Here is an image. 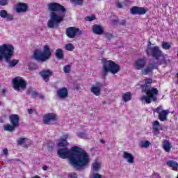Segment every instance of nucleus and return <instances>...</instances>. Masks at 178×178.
<instances>
[{"mask_svg": "<svg viewBox=\"0 0 178 178\" xmlns=\"http://www.w3.org/2000/svg\"><path fill=\"white\" fill-rule=\"evenodd\" d=\"M63 139H61L60 141L58 143V147H67L69 143L67 142V135H63Z\"/></svg>", "mask_w": 178, "mask_h": 178, "instance_id": "nucleus-25", "label": "nucleus"}, {"mask_svg": "<svg viewBox=\"0 0 178 178\" xmlns=\"http://www.w3.org/2000/svg\"><path fill=\"white\" fill-rule=\"evenodd\" d=\"M65 48L67 51H74V46L72 43H68L65 44Z\"/></svg>", "mask_w": 178, "mask_h": 178, "instance_id": "nucleus-34", "label": "nucleus"}, {"mask_svg": "<svg viewBox=\"0 0 178 178\" xmlns=\"http://www.w3.org/2000/svg\"><path fill=\"white\" fill-rule=\"evenodd\" d=\"M154 69H158V67L152 63H149V66L142 70L143 76H147L149 73H152Z\"/></svg>", "mask_w": 178, "mask_h": 178, "instance_id": "nucleus-19", "label": "nucleus"}, {"mask_svg": "<svg viewBox=\"0 0 178 178\" xmlns=\"http://www.w3.org/2000/svg\"><path fill=\"white\" fill-rule=\"evenodd\" d=\"M152 43L151 41H149V44L147 45V48L146 50V53L147 56H152V58H154L157 61L156 65L158 66H161V65H168L170 62V59H166L165 56L163 55V52L159 46H154L151 47Z\"/></svg>", "mask_w": 178, "mask_h": 178, "instance_id": "nucleus-5", "label": "nucleus"}, {"mask_svg": "<svg viewBox=\"0 0 178 178\" xmlns=\"http://www.w3.org/2000/svg\"><path fill=\"white\" fill-rule=\"evenodd\" d=\"M166 165L170 168H172V170L176 171L178 169V163L175 161H173V160L168 161L166 163Z\"/></svg>", "mask_w": 178, "mask_h": 178, "instance_id": "nucleus-24", "label": "nucleus"}, {"mask_svg": "<svg viewBox=\"0 0 178 178\" xmlns=\"http://www.w3.org/2000/svg\"><path fill=\"white\" fill-rule=\"evenodd\" d=\"M29 9V5L26 3H18L16 7L17 13H26Z\"/></svg>", "mask_w": 178, "mask_h": 178, "instance_id": "nucleus-18", "label": "nucleus"}, {"mask_svg": "<svg viewBox=\"0 0 178 178\" xmlns=\"http://www.w3.org/2000/svg\"><path fill=\"white\" fill-rule=\"evenodd\" d=\"M9 121L10 124H6L3 126L4 131L13 133L20 126V117L17 114H12L9 116Z\"/></svg>", "mask_w": 178, "mask_h": 178, "instance_id": "nucleus-8", "label": "nucleus"}, {"mask_svg": "<svg viewBox=\"0 0 178 178\" xmlns=\"http://www.w3.org/2000/svg\"><path fill=\"white\" fill-rule=\"evenodd\" d=\"M33 111L32 108H29V109H28V113H29V115H33Z\"/></svg>", "mask_w": 178, "mask_h": 178, "instance_id": "nucleus-47", "label": "nucleus"}, {"mask_svg": "<svg viewBox=\"0 0 178 178\" xmlns=\"http://www.w3.org/2000/svg\"><path fill=\"white\" fill-rule=\"evenodd\" d=\"M92 30L94 34H97V35H102L104 34V28L99 24H94L92 26Z\"/></svg>", "mask_w": 178, "mask_h": 178, "instance_id": "nucleus-20", "label": "nucleus"}, {"mask_svg": "<svg viewBox=\"0 0 178 178\" xmlns=\"http://www.w3.org/2000/svg\"><path fill=\"white\" fill-rule=\"evenodd\" d=\"M38 97H39V99H44L45 98L44 95L40 94H38Z\"/></svg>", "mask_w": 178, "mask_h": 178, "instance_id": "nucleus-49", "label": "nucleus"}, {"mask_svg": "<svg viewBox=\"0 0 178 178\" xmlns=\"http://www.w3.org/2000/svg\"><path fill=\"white\" fill-rule=\"evenodd\" d=\"M104 85L101 82H96L95 86H92L90 88V91L96 97H99L101 95V90H102Z\"/></svg>", "mask_w": 178, "mask_h": 178, "instance_id": "nucleus-13", "label": "nucleus"}, {"mask_svg": "<svg viewBox=\"0 0 178 178\" xmlns=\"http://www.w3.org/2000/svg\"><path fill=\"white\" fill-rule=\"evenodd\" d=\"M56 58L59 60L65 58V54H63V50H62V49H57L56 50Z\"/></svg>", "mask_w": 178, "mask_h": 178, "instance_id": "nucleus-27", "label": "nucleus"}, {"mask_svg": "<svg viewBox=\"0 0 178 178\" xmlns=\"http://www.w3.org/2000/svg\"><path fill=\"white\" fill-rule=\"evenodd\" d=\"M13 160H8V162H13Z\"/></svg>", "mask_w": 178, "mask_h": 178, "instance_id": "nucleus-59", "label": "nucleus"}, {"mask_svg": "<svg viewBox=\"0 0 178 178\" xmlns=\"http://www.w3.org/2000/svg\"><path fill=\"white\" fill-rule=\"evenodd\" d=\"M15 54V47L10 44H3L0 46V62L6 60V62L8 63L10 67H15L17 63H19V60H13L12 56Z\"/></svg>", "mask_w": 178, "mask_h": 178, "instance_id": "nucleus-4", "label": "nucleus"}, {"mask_svg": "<svg viewBox=\"0 0 178 178\" xmlns=\"http://www.w3.org/2000/svg\"><path fill=\"white\" fill-rule=\"evenodd\" d=\"M152 84V79L147 78L145 79V84L141 86V88L143 92H145L146 96H143L141 97L142 101H145L146 104H151V102H156L158 95V89L156 88H152L151 85Z\"/></svg>", "mask_w": 178, "mask_h": 178, "instance_id": "nucleus-3", "label": "nucleus"}, {"mask_svg": "<svg viewBox=\"0 0 178 178\" xmlns=\"http://www.w3.org/2000/svg\"><path fill=\"white\" fill-rule=\"evenodd\" d=\"M105 38H107L108 41H111L112 38H113V35L112 33H110L108 32L104 33Z\"/></svg>", "mask_w": 178, "mask_h": 178, "instance_id": "nucleus-38", "label": "nucleus"}, {"mask_svg": "<svg viewBox=\"0 0 178 178\" xmlns=\"http://www.w3.org/2000/svg\"><path fill=\"white\" fill-rule=\"evenodd\" d=\"M31 96H32V98H33V99H35V98H37V97H38V92H37L35 91H32Z\"/></svg>", "mask_w": 178, "mask_h": 178, "instance_id": "nucleus-44", "label": "nucleus"}, {"mask_svg": "<svg viewBox=\"0 0 178 178\" xmlns=\"http://www.w3.org/2000/svg\"><path fill=\"white\" fill-rule=\"evenodd\" d=\"M154 113H158V119L160 122H166L168 115L170 113L169 110H163L162 106H158L153 110Z\"/></svg>", "mask_w": 178, "mask_h": 178, "instance_id": "nucleus-10", "label": "nucleus"}, {"mask_svg": "<svg viewBox=\"0 0 178 178\" xmlns=\"http://www.w3.org/2000/svg\"><path fill=\"white\" fill-rule=\"evenodd\" d=\"M130 12L131 15H138V16H141V15H145L147 10L144 7L134 6L130 9Z\"/></svg>", "mask_w": 178, "mask_h": 178, "instance_id": "nucleus-14", "label": "nucleus"}, {"mask_svg": "<svg viewBox=\"0 0 178 178\" xmlns=\"http://www.w3.org/2000/svg\"><path fill=\"white\" fill-rule=\"evenodd\" d=\"M122 158H124V159H127L128 163H134V156L131 153L124 152Z\"/></svg>", "mask_w": 178, "mask_h": 178, "instance_id": "nucleus-21", "label": "nucleus"}, {"mask_svg": "<svg viewBox=\"0 0 178 178\" xmlns=\"http://www.w3.org/2000/svg\"><path fill=\"white\" fill-rule=\"evenodd\" d=\"M28 69L29 70H37V69H38V65L35 63H29L28 64Z\"/></svg>", "mask_w": 178, "mask_h": 178, "instance_id": "nucleus-31", "label": "nucleus"}, {"mask_svg": "<svg viewBox=\"0 0 178 178\" xmlns=\"http://www.w3.org/2000/svg\"><path fill=\"white\" fill-rule=\"evenodd\" d=\"M51 49L48 45L44 46L42 51H40L38 49H35L33 51V58L38 62H47L51 59Z\"/></svg>", "mask_w": 178, "mask_h": 178, "instance_id": "nucleus-6", "label": "nucleus"}, {"mask_svg": "<svg viewBox=\"0 0 178 178\" xmlns=\"http://www.w3.org/2000/svg\"><path fill=\"white\" fill-rule=\"evenodd\" d=\"M9 3V0H0L1 6H6Z\"/></svg>", "mask_w": 178, "mask_h": 178, "instance_id": "nucleus-40", "label": "nucleus"}, {"mask_svg": "<svg viewBox=\"0 0 178 178\" xmlns=\"http://www.w3.org/2000/svg\"><path fill=\"white\" fill-rule=\"evenodd\" d=\"M159 127H161V124L159 121L156 120L152 123V132L154 134H160L161 132L159 131Z\"/></svg>", "mask_w": 178, "mask_h": 178, "instance_id": "nucleus-22", "label": "nucleus"}, {"mask_svg": "<svg viewBox=\"0 0 178 178\" xmlns=\"http://www.w3.org/2000/svg\"><path fill=\"white\" fill-rule=\"evenodd\" d=\"M16 161H20V159H17Z\"/></svg>", "mask_w": 178, "mask_h": 178, "instance_id": "nucleus-60", "label": "nucleus"}, {"mask_svg": "<svg viewBox=\"0 0 178 178\" xmlns=\"http://www.w3.org/2000/svg\"><path fill=\"white\" fill-rule=\"evenodd\" d=\"M6 18H7V20H8L9 22H12V20H13V15L10 14H7Z\"/></svg>", "mask_w": 178, "mask_h": 178, "instance_id": "nucleus-43", "label": "nucleus"}, {"mask_svg": "<svg viewBox=\"0 0 178 178\" xmlns=\"http://www.w3.org/2000/svg\"><path fill=\"white\" fill-rule=\"evenodd\" d=\"M26 138H19L17 140V143L18 145H23V144H24V143H26Z\"/></svg>", "mask_w": 178, "mask_h": 178, "instance_id": "nucleus-35", "label": "nucleus"}, {"mask_svg": "<svg viewBox=\"0 0 178 178\" xmlns=\"http://www.w3.org/2000/svg\"><path fill=\"white\" fill-rule=\"evenodd\" d=\"M68 177L70 178H78L77 173L76 172H71L68 175Z\"/></svg>", "mask_w": 178, "mask_h": 178, "instance_id": "nucleus-41", "label": "nucleus"}, {"mask_svg": "<svg viewBox=\"0 0 178 178\" xmlns=\"http://www.w3.org/2000/svg\"><path fill=\"white\" fill-rule=\"evenodd\" d=\"M57 154L61 159H70V165L76 170H83L90 165V155L79 146H74L69 150L67 148L59 149Z\"/></svg>", "mask_w": 178, "mask_h": 178, "instance_id": "nucleus-1", "label": "nucleus"}, {"mask_svg": "<svg viewBox=\"0 0 178 178\" xmlns=\"http://www.w3.org/2000/svg\"><path fill=\"white\" fill-rule=\"evenodd\" d=\"M131 99V92H127L124 95H122V100L124 102H129Z\"/></svg>", "mask_w": 178, "mask_h": 178, "instance_id": "nucleus-29", "label": "nucleus"}, {"mask_svg": "<svg viewBox=\"0 0 178 178\" xmlns=\"http://www.w3.org/2000/svg\"><path fill=\"white\" fill-rule=\"evenodd\" d=\"M92 169L94 172H98L101 169V163L98 161H95L92 163Z\"/></svg>", "mask_w": 178, "mask_h": 178, "instance_id": "nucleus-28", "label": "nucleus"}, {"mask_svg": "<svg viewBox=\"0 0 178 178\" xmlns=\"http://www.w3.org/2000/svg\"><path fill=\"white\" fill-rule=\"evenodd\" d=\"M65 34L68 38L73 39L76 35H82L83 31L80 30L79 28L74 26H70L66 29Z\"/></svg>", "mask_w": 178, "mask_h": 178, "instance_id": "nucleus-11", "label": "nucleus"}, {"mask_svg": "<svg viewBox=\"0 0 178 178\" xmlns=\"http://www.w3.org/2000/svg\"><path fill=\"white\" fill-rule=\"evenodd\" d=\"M93 178H102V175L99 173H95L93 175Z\"/></svg>", "mask_w": 178, "mask_h": 178, "instance_id": "nucleus-45", "label": "nucleus"}, {"mask_svg": "<svg viewBox=\"0 0 178 178\" xmlns=\"http://www.w3.org/2000/svg\"><path fill=\"white\" fill-rule=\"evenodd\" d=\"M72 67L70 65H66L63 67L64 73H70Z\"/></svg>", "mask_w": 178, "mask_h": 178, "instance_id": "nucleus-37", "label": "nucleus"}, {"mask_svg": "<svg viewBox=\"0 0 178 178\" xmlns=\"http://www.w3.org/2000/svg\"><path fill=\"white\" fill-rule=\"evenodd\" d=\"M39 74L47 83V81H49V77L52 76L53 72L51 70H43L39 72Z\"/></svg>", "mask_w": 178, "mask_h": 178, "instance_id": "nucleus-17", "label": "nucleus"}, {"mask_svg": "<svg viewBox=\"0 0 178 178\" xmlns=\"http://www.w3.org/2000/svg\"><path fill=\"white\" fill-rule=\"evenodd\" d=\"M100 142H101L102 144H105V140H104L103 139H101V140H100Z\"/></svg>", "mask_w": 178, "mask_h": 178, "instance_id": "nucleus-54", "label": "nucleus"}, {"mask_svg": "<svg viewBox=\"0 0 178 178\" xmlns=\"http://www.w3.org/2000/svg\"><path fill=\"white\" fill-rule=\"evenodd\" d=\"M48 10L50 13V19L47 22L49 29H55L59 27L61 22L65 19L66 15V8L59 3L52 2L47 5Z\"/></svg>", "mask_w": 178, "mask_h": 178, "instance_id": "nucleus-2", "label": "nucleus"}, {"mask_svg": "<svg viewBox=\"0 0 178 178\" xmlns=\"http://www.w3.org/2000/svg\"><path fill=\"white\" fill-rule=\"evenodd\" d=\"M147 65V58L143 57V58H139L135 62V68L136 70H143Z\"/></svg>", "mask_w": 178, "mask_h": 178, "instance_id": "nucleus-16", "label": "nucleus"}, {"mask_svg": "<svg viewBox=\"0 0 178 178\" xmlns=\"http://www.w3.org/2000/svg\"><path fill=\"white\" fill-rule=\"evenodd\" d=\"M42 170H48V166H47V165H43V166H42Z\"/></svg>", "mask_w": 178, "mask_h": 178, "instance_id": "nucleus-50", "label": "nucleus"}, {"mask_svg": "<svg viewBox=\"0 0 178 178\" xmlns=\"http://www.w3.org/2000/svg\"><path fill=\"white\" fill-rule=\"evenodd\" d=\"M3 152L4 155H8V148H4L3 149Z\"/></svg>", "mask_w": 178, "mask_h": 178, "instance_id": "nucleus-48", "label": "nucleus"}, {"mask_svg": "<svg viewBox=\"0 0 178 178\" xmlns=\"http://www.w3.org/2000/svg\"><path fill=\"white\" fill-rule=\"evenodd\" d=\"M31 178H40V176L38 175H35L34 177H31Z\"/></svg>", "mask_w": 178, "mask_h": 178, "instance_id": "nucleus-55", "label": "nucleus"}, {"mask_svg": "<svg viewBox=\"0 0 178 178\" xmlns=\"http://www.w3.org/2000/svg\"><path fill=\"white\" fill-rule=\"evenodd\" d=\"M126 19H122L120 22L121 26H126Z\"/></svg>", "mask_w": 178, "mask_h": 178, "instance_id": "nucleus-46", "label": "nucleus"}, {"mask_svg": "<svg viewBox=\"0 0 178 178\" xmlns=\"http://www.w3.org/2000/svg\"><path fill=\"white\" fill-rule=\"evenodd\" d=\"M116 6L119 8V9H122V8H123V4H122V3H120V1H119V0L116 1Z\"/></svg>", "mask_w": 178, "mask_h": 178, "instance_id": "nucleus-42", "label": "nucleus"}, {"mask_svg": "<svg viewBox=\"0 0 178 178\" xmlns=\"http://www.w3.org/2000/svg\"><path fill=\"white\" fill-rule=\"evenodd\" d=\"M86 22H92V20H95V15H92L91 16H88L85 18Z\"/></svg>", "mask_w": 178, "mask_h": 178, "instance_id": "nucleus-39", "label": "nucleus"}, {"mask_svg": "<svg viewBox=\"0 0 178 178\" xmlns=\"http://www.w3.org/2000/svg\"><path fill=\"white\" fill-rule=\"evenodd\" d=\"M151 145V143L148 140H145V142H142L140 144L141 148H148Z\"/></svg>", "mask_w": 178, "mask_h": 178, "instance_id": "nucleus-33", "label": "nucleus"}, {"mask_svg": "<svg viewBox=\"0 0 178 178\" xmlns=\"http://www.w3.org/2000/svg\"><path fill=\"white\" fill-rule=\"evenodd\" d=\"M2 91H3V94H5V92H6V90H3Z\"/></svg>", "mask_w": 178, "mask_h": 178, "instance_id": "nucleus-58", "label": "nucleus"}, {"mask_svg": "<svg viewBox=\"0 0 178 178\" xmlns=\"http://www.w3.org/2000/svg\"><path fill=\"white\" fill-rule=\"evenodd\" d=\"M6 16H8V11L5 10H0V17L3 19H6Z\"/></svg>", "mask_w": 178, "mask_h": 178, "instance_id": "nucleus-36", "label": "nucleus"}, {"mask_svg": "<svg viewBox=\"0 0 178 178\" xmlns=\"http://www.w3.org/2000/svg\"><path fill=\"white\" fill-rule=\"evenodd\" d=\"M163 148L165 152H170V149H172V145L170 144V142L168 140H164L163 141Z\"/></svg>", "mask_w": 178, "mask_h": 178, "instance_id": "nucleus-23", "label": "nucleus"}, {"mask_svg": "<svg viewBox=\"0 0 178 178\" xmlns=\"http://www.w3.org/2000/svg\"><path fill=\"white\" fill-rule=\"evenodd\" d=\"M161 47H162L163 49L168 51V50L170 49L172 44H170V43H169L168 42H163Z\"/></svg>", "mask_w": 178, "mask_h": 178, "instance_id": "nucleus-30", "label": "nucleus"}, {"mask_svg": "<svg viewBox=\"0 0 178 178\" xmlns=\"http://www.w3.org/2000/svg\"><path fill=\"white\" fill-rule=\"evenodd\" d=\"M70 2H72V3H73L74 5L80 6L83 5V3H84V0H70Z\"/></svg>", "mask_w": 178, "mask_h": 178, "instance_id": "nucleus-32", "label": "nucleus"}, {"mask_svg": "<svg viewBox=\"0 0 178 178\" xmlns=\"http://www.w3.org/2000/svg\"><path fill=\"white\" fill-rule=\"evenodd\" d=\"M31 91H32L31 90H29V91L27 92V94H31Z\"/></svg>", "mask_w": 178, "mask_h": 178, "instance_id": "nucleus-57", "label": "nucleus"}, {"mask_svg": "<svg viewBox=\"0 0 178 178\" xmlns=\"http://www.w3.org/2000/svg\"><path fill=\"white\" fill-rule=\"evenodd\" d=\"M0 105H1V102H0Z\"/></svg>", "mask_w": 178, "mask_h": 178, "instance_id": "nucleus-61", "label": "nucleus"}, {"mask_svg": "<svg viewBox=\"0 0 178 178\" xmlns=\"http://www.w3.org/2000/svg\"><path fill=\"white\" fill-rule=\"evenodd\" d=\"M63 139H61L60 141L58 143V147H67L69 143L67 142V135H63Z\"/></svg>", "mask_w": 178, "mask_h": 178, "instance_id": "nucleus-26", "label": "nucleus"}, {"mask_svg": "<svg viewBox=\"0 0 178 178\" xmlns=\"http://www.w3.org/2000/svg\"><path fill=\"white\" fill-rule=\"evenodd\" d=\"M153 176H156L157 177H160V175H159V173H158V172H154V173L153 174Z\"/></svg>", "mask_w": 178, "mask_h": 178, "instance_id": "nucleus-51", "label": "nucleus"}, {"mask_svg": "<svg viewBox=\"0 0 178 178\" xmlns=\"http://www.w3.org/2000/svg\"><path fill=\"white\" fill-rule=\"evenodd\" d=\"M56 95L60 99H65L69 97V91L67 90V88L63 87L57 90Z\"/></svg>", "mask_w": 178, "mask_h": 178, "instance_id": "nucleus-15", "label": "nucleus"}, {"mask_svg": "<svg viewBox=\"0 0 178 178\" xmlns=\"http://www.w3.org/2000/svg\"><path fill=\"white\" fill-rule=\"evenodd\" d=\"M80 88V86H76V90H79Z\"/></svg>", "mask_w": 178, "mask_h": 178, "instance_id": "nucleus-56", "label": "nucleus"}, {"mask_svg": "<svg viewBox=\"0 0 178 178\" xmlns=\"http://www.w3.org/2000/svg\"><path fill=\"white\" fill-rule=\"evenodd\" d=\"M0 123H3V118H0Z\"/></svg>", "mask_w": 178, "mask_h": 178, "instance_id": "nucleus-53", "label": "nucleus"}, {"mask_svg": "<svg viewBox=\"0 0 178 178\" xmlns=\"http://www.w3.org/2000/svg\"><path fill=\"white\" fill-rule=\"evenodd\" d=\"M58 122V115L54 113H49L43 116V123L44 124H55Z\"/></svg>", "mask_w": 178, "mask_h": 178, "instance_id": "nucleus-12", "label": "nucleus"}, {"mask_svg": "<svg viewBox=\"0 0 178 178\" xmlns=\"http://www.w3.org/2000/svg\"><path fill=\"white\" fill-rule=\"evenodd\" d=\"M83 136H84V133L80 132V133L79 134V137H83Z\"/></svg>", "mask_w": 178, "mask_h": 178, "instance_id": "nucleus-52", "label": "nucleus"}, {"mask_svg": "<svg viewBox=\"0 0 178 178\" xmlns=\"http://www.w3.org/2000/svg\"><path fill=\"white\" fill-rule=\"evenodd\" d=\"M13 88L16 91L26 90L27 88V82L21 76H16L13 79Z\"/></svg>", "mask_w": 178, "mask_h": 178, "instance_id": "nucleus-9", "label": "nucleus"}, {"mask_svg": "<svg viewBox=\"0 0 178 178\" xmlns=\"http://www.w3.org/2000/svg\"><path fill=\"white\" fill-rule=\"evenodd\" d=\"M111 73L112 74H116L120 72V65L116 64L113 60H110L106 61L103 64V74L104 76H108V73Z\"/></svg>", "mask_w": 178, "mask_h": 178, "instance_id": "nucleus-7", "label": "nucleus"}]
</instances>
